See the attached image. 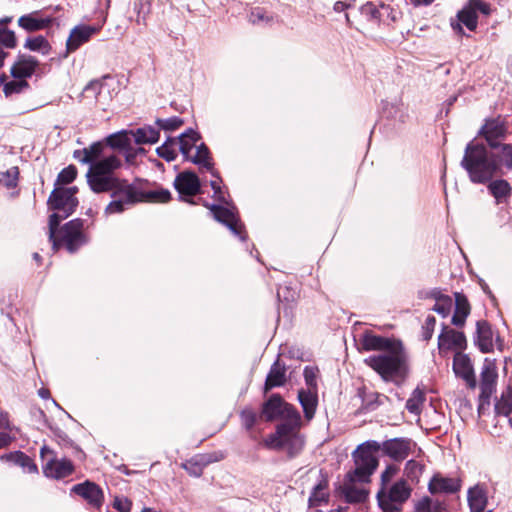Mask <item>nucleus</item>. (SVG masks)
Listing matches in <instances>:
<instances>
[{"instance_id":"f257e3e1","label":"nucleus","mask_w":512,"mask_h":512,"mask_svg":"<svg viewBox=\"0 0 512 512\" xmlns=\"http://www.w3.org/2000/svg\"><path fill=\"white\" fill-rule=\"evenodd\" d=\"M380 444L376 441H367L358 446L354 452L355 469L346 475L342 485V492L348 502H362L367 496V491L362 484L370 481V476L378 466L375 454L379 451Z\"/></svg>"},{"instance_id":"f03ea898","label":"nucleus","mask_w":512,"mask_h":512,"mask_svg":"<svg viewBox=\"0 0 512 512\" xmlns=\"http://www.w3.org/2000/svg\"><path fill=\"white\" fill-rule=\"evenodd\" d=\"M113 200L105 208V214H117L125 211L138 202H167L170 193L167 190L144 192L126 180L118 179L111 185Z\"/></svg>"},{"instance_id":"7ed1b4c3","label":"nucleus","mask_w":512,"mask_h":512,"mask_svg":"<svg viewBox=\"0 0 512 512\" xmlns=\"http://www.w3.org/2000/svg\"><path fill=\"white\" fill-rule=\"evenodd\" d=\"M365 363L376 371L384 381L401 384L408 375L407 355L401 344L365 359Z\"/></svg>"},{"instance_id":"20e7f679","label":"nucleus","mask_w":512,"mask_h":512,"mask_svg":"<svg viewBox=\"0 0 512 512\" xmlns=\"http://www.w3.org/2000/svg\"><path fill=\"white\" fill-rule=\"evenodd\" d=\"M300 426V414H293L290 421L279 424L276 432L263 440V445L268 449L286 450L290 456L297 455L304 446V439L299 432Z\"/></svg>"},{"instance_id":"39448f33","label":"nucleus","mask_w":512,"mask_h":512,"mask_svg":"<svg viewBox=\"0 0 512 512\" xmlns=\"http://www.w3.org/2000/svg\"><path fill=\"white\" fill-rule=\"evenodd\" d=\"M462 166L467 170L474 183H485L498 173L497 163L488 155L482 144L470 143L467 145Z\"/></svg>"},{"instance_id":"423d86ee","label":"nucleus","mask_w":512,"mask_h":512,"mask_svg":"<svg viewBox=\"0 0 512 512\" xmlns=\"http://www.w3.org/2000/svg\"><path fill=\"white\" fill-rule=\"evenodd\" d=\"M120 165V160L114 155L92 163L86 175L90 188L96 193L109 191L111 185L119 179L113 172Z\"/></svg>"},{"instance_id":"0eeeda50","label":"nucleus","mask_w":512,"mask_h":512,"mask_svg":"<svg viewBox=\"0 0 512 512\" xmlns=\"http://www.w3.org/2000/svg\"><path fill=\"white\" fill-rule=\"evenodd\" d=\"M176 139L178 149L186 160L206 170H212L213 164L208 148L203 143L197 144L200 136L196 131L189 129Z\"/></svg>"},{"instance_id":"6e6552de","label":"nucleus","mask_w":512,"mask_h":512,"mask_svg":"<svg viewBox=\"0 0 512 512\" xmlns=\"http://www.w3.org/2000/svg\"><path fill=\"white\" fill-rule=\"evenodd\" d=\"M410 497V488L404 481H398L389 488L382 486L377 493L380 508L384 512H399L402 504Z\"/></svg>"},{"instance_id":"1a4fd4ad","label":"nucleus","mask_w":512,"mask_h":512,"mask_svg":"<svg viewBox=\"0 0 512 512\" xmlns=\"http://www.w3.org/2000/svg\"><path fill=\"white\" fill-rule=\"evenodd\" d=\"M43 461L42 470L46 477L62 479L71 475L74 471L72 462L66 458L58 459L56 453L44 445L40 450Z\"/></svg>"},{"instance_id":"9d476101","label":"nucleus","mask_w":512,"mask_h":512,"mask_svg":"<svg viewBox=\"0 0 512 512\" xmlns=\"http://www.w3.org/2000/svg\"><path fill=\"white\" fill-rule=\"evenodd\" d=\"M76 193L77 187H55L49 196L48 204L51 209L63 212L64 217H68L78 205Z\"/></svg>"},{"instance_id":"9b49d317","label":"nucleus","mask_w":512,"mask_h":512,"mask_svg":"<svg viewBox=\"0 0 512 512\" xmlns=\"http://www.w3.org/2000/svg\"><path fill=\"white\" fill-rule=\"evenodd\" d=\"M480 378L481 393L479 410H481L485 404H489L491 396L496 391L498 373L494 360L485 359Z\"/></svg>"},{"instance_id":"f8f14e48","label":"nucleus","mask_w":512,"mask_h":512,"mask_svg":"<svg viewBox=\"0 0 512 512\" xmlns=\"http://www.w3.org/2000/svg\"><path fill=\"white\" fill-rule=\"evenodd\" d=\"M82 229L81 219H74L66 223L60 230L58 246L64 245L69 252L76 251L86 241Z\"/></svg>"},{"instance_id":"ddd939ff","label":"nucleus","mask_w":512,"mask_h":512,"mask_svg":"<svg viewBox=\"0 0 512 512\" xmlns=\"http://www.w3.org/2000/svg\"><path fill=\"white\" fill-rule=\"evenodd\" d=\"M293 414H299V412L285 403L279 395H272L262 408V416L268 421L281 418L283 422H287L291 420Z\"/></svg>"},{"instance_id":"4468645a","label":"nucleus","mask_w":512,"mask_h":512,"mask_svg":"<svg viewBox=\"0 0 512 512\" xmlns=\"http://www.w3.org/2000/svg\"><path fill=\"white\" fill-rule=\"evenodd\" d=\"M477 11L484 15H489L491 8L488 3L482 0H469L457 13L458 21L465 25L470 31L476 30L478 25Z\"/></svg>"},{"instance_id":"2eb2a0df","label":"nucleus","mask_w":512,"mask_h":512,"mask_svg":"<svg viewBox=\"0 0 512 512\" xmlns=\"http://www.w3.org/2000/svg\"><path fill=\"white\" fill-rule=\"evenodd\" d=\"M99 27L93 25L79 24L74 26L66 40L65 56L77 51L82 45L89 42L93 35L98 33Z\"/></svg>"},{"instance_id":"dca6fc26","label":"nucleus","mask_w":512,"mask_h":512,"mask_svg":"<svg viewBox=\"0 0 512 512\" xmlns=\"http://www.w3.org/2000/svg\"><path fill=\"white\" fill-rule=\"evenodd\" d=\"M490 148H497L499 143L506 138L507 127L500 118L488 119L480 130Z\"/></svg>"},{"instance_id":"f3484780","label":"nucleus","mask_w":512,"mask_h":512,"mask_svg":"<svg viewBox=\"0 0 512 512\" xmlns=\"http://www.w3.org/2000/svg\"><path fill=\"white\" fill-rule=\"evenodd\" d=\"M415 443L406 438H394L383 442L379 450L396 461L404 460L411 453Z\"/></svg>"},{"instance_id":"a211bd4d","label":"nucleus","mask_w":512,"mask_h":512,"mask_svg":"<svg viewBox=\"0 0 512 512\" xmlns=\"http://www.w3.org/2000/svg\"><path fill=\"white\" fill-rule=\"evenodd\" d=\"M210 211L218 222L225 224L233 234L239 236L242 240L245 239L243 225L232 210L219 205H212Z\"/></svg>"},{"instance_id":"6ab92c4d","label":"nucleus","mask_w":512,"mask_h":512,"mask_svg":"<svg viewBox=\"0 0 512 512\" xmlns=\"http://www.w3.org/2000/svg\"><path fill=\"white\" fill-rule=\"evenodd\" d=\"M466 346V338L462 332L449 327H444L438 337V349L440 353L452 350H462Z\"/></svg>"},{"instance_id":"aec40b11","label":"nucleus","mask_w":512,"mask_h":512,"mask_svg":"<svg viewBox=\"0 0 512 512\" xmlns=\"http://www.w3.org/2000/svg\"><path fill=\"white\" fill-rule=\"evenodd\" d=\"M316 476V484L314 485L309 497V506L318 507L328 503L330 493L328 488V478L321 471L309 472V477Z\"/></svg>"},{"instance_id":"412c9836","label":"nucleus","mask_w":512,"mask_h":512,"mask_svg":"<svg viewBox=\"0 0 512 512\" xmlns=\"http://www.w3.org/2000/svg\"><path fill=\"white\" fill-rule=\"evenodd\" d=\"M72 492L82 497L89 505L99 508L104 500L101 488L91 481L74 485Z\"/></svg>"},{"instance_id":"4be33fe9","label":"nucleus","mask_w":512,"mask_h":512,"mask_svg":"<svg viewBox=\"0 0 512 512\" xmlns=\"http://www.w3.org/2000/svg\"><path fill=\"white\" fill-rule=\"evenodd\" d=\"M453 370L470 388L476 387V379L470 358L461 352H456L453 358Z\"/></svg>"},{"instance_id":"5701e85b","label":"nucleus","mask_w":512,"mask_h":512,"mask_svg":"<svg viewBox=\"0 0 512 512\" xmlns=\"http://www.w3.org/2000/svg\"><path fill=\"white\" fill-rule=\"evenodd\" d=\"M174 185L179 194L185 196L196 195L200 190L199 178L195 173L190 171L180 173L176 177Z\"/></svg>"},{"instance_id":"b1692460","label":"nucleus","mask_w":512,"mask_h":512,"mask_svg":"<svg viewBox=\"0 0 512 512\" xmlns=\"http://www.w3.org/2000/svg\"><path fill=\"white\" fill-rule=\"evenodd\" d=\"M38 66V61L30 55H20L11 67V75L17 79H24L32 76Z\"/></svg>"},{"instance_id":"393cba45","label":"nucleus","mask_w":512,"mask_h":512,"mask_svg":"<svg viewBox=\"0 0 512 512\" xmlns=\"http://www.w3.org/2000/svg\"><path fill=\"white\" fill-rule=\"evenodd\" d=\"M396 344H401V342L377 336L372 333H365L362 339V347L366 351L378 350L380 352H386L396 347Z\"/></svg>"},{"instance_id":"a878e982","label":"nucleus","mask_w":512,"mask_h":512,"mask_svg":"<svg viewBox=\"0 0 512 512\" xmlns=\"http://www.w3.org/2000/svg\"><path fill=\"white\" fill-rule=\"evenodd\" d=\"M460 489V482L455 478L434 476L429 483L431 493H454Z\"/></svg>"},{"instance_id":"bb28decb","label":"nucleus","mask_w":512,"mask_h":512,"mask_svg":"<svg viewBox=\"0 0 512 512\" xmlns=\"http://www.w3.org/2000/svg\"><path fill=\"white\" fill-rule=\"evenodd\" d=\"M476 343L480 350L484 353L493 349V332L490 325L486 321L477 322Z\"/></svg>"},{"instance_id":"cd10ccee","label":"nucleus","mask_w":512,"mask_h":512,"mask_svg":"<svg viewBox=\"0 0 512 512\" xmlns=\"http://www.w3.org/2000/svg\"><path fill=\"white\" fill-rule=\"evenodd\" d=\"M38 12L23 15L18 19V25L27 31H37L47 28L52 23V18H38Z\"/></svg>"},{"instance_id":"c85d7f7f","label":"nucleus","mask_w":512,"mask_h":512,"mask_svg":"<svg viewBox=\"0 0 512 512\" xmlns=\"http://www.w3.org/2000/svg\"><path fill=\"white\" fill-rule=\"evenodd\" d=\"M492 149L494 152L491 154V157L493 161L497 163L498 171H500L502 167L512 169V144L499 143L497 148Z\"/></svg>"},{"instance_id":"c756f323","label":"nucleus","mask_w":512,"mask_h":512,"mask_svg":"<svg viewBox=\"0 0 512 512\" xmlns=\"http://www.w3.org/2000/svg\"><path fill=\"white\" fill-rule=\"evenodd\" d=\"M470 314V305L467 298L461 294H455V311L452 317V324L458 327L464 325L467 316Z\"/></svg>"},{"instance_id":"7c9ffc66","label":"nucleus","mask_w":512,"mask_h":512,"mask_svg":"<svg viewBox=\"0 0 512 512\" xmlns=\"http://www.w3.org/2000/svg\"><path fill=\"white\" fill-rule=\"evenodd\" d=\"M103 148L104 146L102 143L96 142L87 148L76 150L74 152V158L81 163L91 165L102 155Z\"/></svg>"},{"instance_id":"2f4dec72","label":"nucleus","mask_w":512,"mask_h":512,"mask_svg":"<svg viewBox=\"0 0 512 512\" xmlns=\"http://www.w3.org/2000/svg\"><path fill=\"white\" fill-rule=\"evenodd\" d=\"M468 503L471 512H483L487 505L485 491L479 485H476L468 491Z\"/></svg>"},{"instance_id":"473e14b6","label":"nucleus","mask_w":512,"mask_h":512,"mask_svg":"<svg viewBox=\"0 0 512 512\" xmlns=\"http://www.w3.org/2000/svg\"><path fill=\"white\" fill-rule=\"evenodd\" d=\"M133 140L137 144H154L159 140V130L151 126L139 128L131 131Z\"/></svg>"},{"instance_id":"72a5a7b5","label":"nucleus","mask_w":512,"mask_h":512,"mask_svg":"<svg viewBox=\"0 0 512 512\" xmlns=\"http://www.w3.org/2000/svg\"><path fill=\"white\" fill-rule=\"evenodd\" d=\"M298 399L303 408L307 420H311L317 407V395L312 391L301 390L298 393Z\"/></svg>"},{"instance_id":"f704fd0d","label":"nucleus","mask_w":512,"mask_h":512,"mask_svg":"<svg viewBox=\"0 0 512 512\" xmlns=\"http://www.w3.org/2000/svg\"><path fill=\"white\" fill-rule=\"evenodd\" d=\"M286 381L285 368L279 364V362H275L270 369L269 374L267 375L265 382V390L268 391L274 387L281 386Z\"/></svg>"},{"instance_id":"c9c22d12","label":"nucleus","mask_w":512,"mask_h":512,"mask_svg":"<svg viewBox=\"0 0 512 512\" xmlns=\"http://www.w3.org/2000/svg\"><path fill=\"white\" fill-rule=\"evenodd\" d=\"M7 461L19 465L28 473H36L38 471L37 466L32 459L21 451H16L5 455Z\"/></svg>"},{"instance_id":"e433bc0d","label":"nucleus","mask_w":512,"mask_h":512,"mask_svg":"<svg viewBox=\"0 0 512 512\" xmlns=\"http://www.w3.org/2000/svg\"><path fill=\"white\" fill-rule=\"evenodd\" d=\"M133 140L131 131H120L107 137L106 142L112 148L126 149Z\"/></svg>"},{"instance_id":"4c0bfd02","label":"nucleus","mask_w":512,"mask_h":512,"mask_svg":"<svg viewBox=\"0 0 512 512\" xmlns=\"http://www.w3.org/2000/svg\"><path fill=\"white\" fill-rule=\"evenodd\" d=\"M178 145H177V139L176 138H168L164 144L159 146L156 151L157 154L165 159L166 161H173L176 159L178 155Z\"/></svg>"},{"instance_id":"58836bf2","label":"nucleus","mask_w":512,"mask_h":512,"mask_svg":"<svg viewBox=\"0 0 512 512\" xmlns=\"http://www.w3.org/2000/svg\"><path fill=\"white\" fill-rule=\"evenodd\" d=\"M491 194L495 197L497 202L508 197L511 192V187L506 180H495L492 181L488 186Z\"/></svg>"},{"instance_id":"ea45409f","label":"nucleus","mask_w":512,"mask_h":512,"mask_svg":"<svg viewBox=\"0 0 512 512\" xmlns=\"http://www.w3.org/2000/svg\"><path fill=\"white\" fill-rule=\"evenodd\" d=\"M25 48L31 51L40 52L43 55H48L51 51L49 42L43 36L28 38L25 43Z\"/></svg>"},{"instance_id":"a19ab883","label":"nucleus","mask_w":512,"mask_h":512,"mask_svg":"<svg viewBox=\"0 0 512 512\" xmlns=\"http://www.w3.org/2000/svg\"><path fill=\"white\" fill-rule=\"evenodd\" d=\"M495 409L498 414L509 416L512 412V387H507L501 395L500 400L496 403Z\"/></svg>"},{"instance_id":"79ce46f5","label":"nucleus","mask_w":512,"mask_h":512,"mask_svg":"<svg viewBox=\"0 0 512 512\" xmlns=\"http://www.w3.org/2000/svg\"><path fill=\"white\" fill-rule=\"evenodd\" d=\"M425 401V394L419 388L415 389L411 397L407 400L406 408L413 414H419L421 407Z\"/></svg>"},{"instance_id":"37998d69","label":"nucleus","mask_w":512,"mask_h":512,"mask_svg":"<svg viewBox=\"0 0 512 512\" xmlns=\"http://www.w3.org/2000/svg\"><path fill=\"white\" fill-rule=\"evenodd\" d=\"M249 21L256 25H268L273 21V16L269 15L264 9L257 7L252 9Z\"/></svg>"},{"instance_id":"c03bdc74","label":"nucleus","mask_w":512,"mask_h":512,"mask_svg":"<svg viewBox=\"0 0 512 512\" xmlns=\"http://www.w3.org/2000/svg\"><path fill=\"white\" fill-rule=\"evenodd\" d=\"M19 170L17 167H11L6 171H0V183L11 188L17 184Z\"/></svg>"},{"instance_id":"a18cd8bd","label":"nucleus","mask_w":512,"mask_h":512,"mask_svg":"<svg viewBox=\"0 0 512 512\" xmlns=\"http://www.w3.org/2000/svg\"><path fill=\"white\" fill-rule=\"evenodd\" d=\"M452 308V299L448 296H440L436 299L433 310L442 317L448 316Z\"/></svg>"},{"instance_id":"49530a36","label":"nucleus","mask_w":512,"mask_h":512,"mask_svg":"<svg viewBox=\"0 0 512 512\" xmlns=\"http://www.w3.org/2000/svg\"><path fill=\"white\" fill-rule=\"evenodd\" d=\"M77 169L73 165L64 168L57 177L56 185H67L75 180Z\"/></svg>"},{"instance_id":"de8ad7c7","label":"nucleus","mask_w":512,"mask_h":512,"mask_svg":"<svg viewBox=\"0 0 512 512\" xmlns=\"http://www.w3.org/2000/svg\"><path fill=\"white\" fill-rule=\"evenodd\" d=\"M28 86V83L24 79H17L7 82L4 87L3 91L6 96H9L13 93H19L23 89H25Z\"/></svg>"},{"instance_id":"09e8293b","label":"nucleus","mask_w":512,"mask_h":512,"mask_svg":"<svg viewBox=\"0 0 512 512\" xmlns=\"http://www.w3.org/2000/svg\"><path fill=\"white\" fill-rule=\"evenodd\" d=\"M156 124L165 131H174L183 125V121L178 117H170L167 119H157Z\"/></svg>"},{"instance_id":"8fccbe9b","label":"nucleus","mask_w":512,"mask_h":512,"mask_svg":"<svg viewBox=\"0 0 512 512\" xmlns=\"http://www.w3.org/2000/svg\"><path fill=\"white\" fill-rule=\"evenodd\" d=\"M135 9L137 10L136 22L138 24H146V17L150 12V4L147 0H140L136 4Z\"/></svg>"},{"instance_id":"3c124183","label":"nucleus","mask_w":512,"mask_h":512,"mask_svg":"<svg viewBox=\"0 0 512 512\" xmlns=\"http://www.w3.org/2000/svg\"><path fill=\"white\" fill-rule=\"evenodd\" d=\"M61 221V217L57 213H53L49 217V238L53 242V249H58V242L55 239V231Z\"/></svg>"},{"instance_id":"603ef678","label":"nucleus","mask_w":512,"mask_h":512,"mask_svg":"<svg viewBox=\"0 0 512 512\" xmlns=\"http://www.w3.org/2000/svg\"><path fill=\"white\" fill-rule=\"evenodd\" d=\"M0 42L7 48L16 46V36L11 30H2L0 33Z\"/></svg>"},{"instance_id":"864d4df0","label":"nucleus","mask_w":512,"mask_h":512,"mask_svg":"<svg viewBox=\"0 0 512 512\" xmlns=\"http://www.w3.org/2000/svg\"><path fill=\"white\" fill-rule=\"evenodd\" d=\"M241 422L246 429L252 428L256 421V414L251 409H244L241 414Z\"/></svg>"},{"instance_id":"5fc2aeb1","label":"nucleus","mask_w":512,"mask_h":512,"mask_svg":"<svg viewBox=\"0 0 512 512\" xmlns=\"http://www.w3.org/2000/svg\"><path fill=\"white\" fill-rule=\"evenodd\" d=\"M362 14L370 17L371 19H379L381 17L380 11L375 4L367 2L361 8Z\"/></svg>"},{"instance_id":"6e6d98bb","label":"nucleus","mask_w":512,"mask_h":512,"mask_svg":"<svg viewBox=\"0 0 512 512\" xmlns=\"http://www.w3.org/2000/svg\"><path fill=\"white\" fill-rule=\"evenodd\" d=\"M114 508L119 512H130L131 501L125 497H116L114 500Z\"/></svg>"},{"instance_id":"4d7b16f0","label":"nucleus","mask_w":512,"mask_h":512,"mask_svg":"<svg viewBox=\"0 0 512 512\" xmlns=\"http://www.w3.org/2000/svg\"><path fill=\"white\" fill-rule=\"evenodd\" d=\"M436 320L433 316H428L424 325V339L429 340L432 337Z\"/></svg>"},{"instance_id":"13d9d810","label":"nucleus","mask_w":512,"mask_h":512,"mask_svg":"<svg viewBox=\"0 0 512 512\" xmlns=\"http://www.w3.org/2000/svg\"><path fill=\"white\" fill-rule=\"evenodd\" d=\"M398 469L395 466H388L381 475L382 486L386 484L396 475Z\"/></svg>"},{"instance_id":"bf43d9fd","label":"nucleus","mask_w":512,"mask_h":512,"mask_svg":"<svg viewBox=\"0 0 512 512\" xmlns=\"http://www.w3.org/2000/svg\"><path fill=\"white\" fill-rule=\"evenodd\" d=\"M210 185L214 191V198L219 201V202H223V203H226V199H225V196H224V193L220 187V184L218 183V181L216 180H212L210 182Z\"/></svg>"},{"instance_id":"052dcab7","label":"nucleus","mask_w":512,"mask_h":512,"mask_svg":"<svg viewBox=\"0 0 512 512\" xmlns=\"http://www.w3.org/2000/svg\"><path fill=\"white\" fill-rule=\"evenodd\" d=\"M306 384L310 387L316 386V373L313 368L306 367L304 370Z\"/></svg>"},{"instance_id":"680f3d73","label":"nucleus","mask_w":512,"mask_h":512,"mask_svg":"<svg viewBox=\"0 0 512 512\" xmlns=\"http://www.w3.org/2000/svg\"><path fill=\"white\" fill-rule=\"evenodd\" d=\"M421 469V465L416 461L410 460L406 463V471L408 475H413L414 477H416L418 473L421 472Z\"/></svg>"},{"instance_id":"e2e57ef3","label":"nucleus","mask_w":512,"mask_h":512,"mask_svg":"<svg viewBox=\"0 0 512 512\" xmlns=\"http://www.w3.org/2000/svg\"><path fill=\"white\" fill-rule=\"evenodd\" d=\"M415 512H431V500L427 497L421 499L416 504Z\"/></svg>"},{"instance_id":"0e129e2a","label":"nucleus","mask_w":512,"mask_h":512,"mask_svg":"<svg viewBox=\"0 0 512 512\" xmlns=\"http://www.w3.org/2000/svg\"><path fill=\"white\" fill-rule=\"evenodd\" d=\"M12 440L13 438L9 434L0 432V449L9 446Z\"/></svg>"},{"instance_id":"69168bd1","label":"nucleus","mask_w":512,"mask_h":512,"mask_svg":"<svg viewBox=\"0 0 512 512\" xmlns=\"http://www.w3.org/2000/svg\"><path fill=\"white\" fill-rule=\"evenodd\" d=\"M451 26H452V29L458 33V34H463L464 31H463V28H462V23L461 22H452L451 23Z\"/></svg>"},{"instance_id":"338daca9","label":"nucleus","mask_w":512,"mask_h":512,"mask_svg":"<svg viewBox=\"0 0 512 512\" xmlns=\"http://www.w3.org/2000/svg\"><path fill=\"white\" fill-rule=\"evenodd\" d=\"M410 1L415 6H421V5L427 6V5H430L434 0H410Z\"/></svg>"},{"instance_id":"774afa93","label":"nucleus","mask_w":512,"mask_h":512,"mask_svg":"<svg viewBox=\"0 0 512 512\" xmlns=\"http://www.w3.org/2000/svg\"><path fill=\"white\" fill-rule=\"evenodd\" d=\"M346 8H348V5L341 1L336 2L334 5V10L337 12H341V11L345 10Z\"/></svg>"}]
</instances>
